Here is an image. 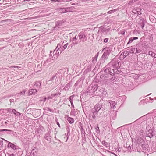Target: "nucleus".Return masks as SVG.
Instances as JSON below:
<instances>
[{
  "instance_id": "nucleus-1",
  "label": "nucleus",
  "mask_w": 156,
  "mask_h": 156,
  "mask_svg": "<svg viewBox=\"0 0 156 156\" xmlns=\"http://www.w3.org/2000/svg\"><path fill=\"white\" fill-rule=\"evenodd\" d=\"M102 51L104 52L100 59L101 63H103L107 60L111 50L109 48L106 47L103 49Z\"/></svg>"
},
{
  "instance_id": "nucleus-2",
  "label": "nucleus",
  "mask_w": 156,
  "mask_h": 156,
  "mask_svg": "<svg viewBox=\"0 0 156 156\" xmlns=\"http://www.w3.org/2000/svg\"><path fill=\"white\" fill-rule=\"evenodd\" d=\"M119 61L117 58H114L107 66V67L112 68H118L119 65Z\"/></svg>"
},
{
  "instance_id": "nucleus-3",
  "label": "nucleus",
  "mask_w": 156,
  "mask_h": 156,
  "mask_svg": "<svg viewBox=\"0 0 156 156\" xmlns=\"http://www.w3.org/2000/svg\"><path fill=\"white\" fill-rule=\"evenodd\" d=\"M98 88V86L97 84H92L88 87L87 92H94L97 90Z\"/></svg>"
},
{
  "instance_id": "nucleus-4",
  "label": "nucleus",
  "mask_w": 156,
  "mask_h": 156,
  "mask_svg": "<svg viewBox=\"0 0 156 156\" xmlns=\"http://www.w3.org/2000/svg\"><path fill=\"white\" fill-rule=\"evenodd\" d=\"M79 37L80 42H85L87 40V37L86 32L84 31L80 33L77 36Z\"/></svg>"
},
{
  "instance_id": "nucleus-5",
  "label": "nucleus",
  "mask_w": 156,
  "mask_h": 156,
  "mask_svg": "<svg viewBox=\"0 0 156 156\" xmlns=\"http://www.w3.org/2000/svg\"><path fill=\"white\" fill-rule=\"evenodd\" d=\"M60 73L58 72V73H56L55 74L53 75L51 78L50 80H49L48 81V83L49 84H51L52 83V81L54 79H55V82L56 83V81H58V76H59L58 74Z\"/></svg>"
},
{
  "instance_id": "nucleus-6",
  "label": "nucleus",
  "mask_w": 156,
  "mask_h": 156,
  "mask_svg": "<svg viewBox=\"0 0 156 156\" xmlns=\"http://www.w3.org/2000/svg\"><path fill=\"white\" fill-rule=\"evenodd\" d=\"M154 135V132L152 129H150L149 130L147 129L146 131V136L150 138L152 137Z\"/></svg>"
},
{
  "instance_id": "nucleus-7",
  "label": "nucleus",
  "mask_w": 156,
  "mask_h": 156,
  "mask_svg": "<svg viewBox=\"0 0 156 156\" xmlns=\"http://www.w3.org/2000/svg\"><path fill=\"white\" fill-rule=\"evenodd\" d=\"M108 68L105 69L104 71L107 73L110 74V75H112L115 74V71L114 68L110 67H107Z\"/></svg>"
},
{
  "instance_id": "nucleus-8",
  "label": "nucleus",
  "mask_w": 156,
  "mask_h": 156,
  "mask_svg": "<svg viewBox=\"0 0 156 156\" xmlns=\"http://www.w3.org/2000/svg\"><path fill=\"white\" fill-rule=\"evenodd\" d=\"M53 51H50L49 56L50 57V58H51L52 60H55L58 57V54L54 53L53 54Z\"/></svg>"
},
{
  "instance_id": "nucleus-9",
  "label": "nucleus",
  "mask_w": 156,
  "mask_h": 156,
  "mask_svg": "<svg viewBox=\"0 0 156 156\" xmlns=\"http://www.w3.org/2000/svg\"><path fill=\"white\" fill-rule=\"evenodd\" d=\"M41 87V83L39 81H36L34 83V87L35 89L39 90Z\"/></svg>"
},
{
  "instance_id": "nucleus-10",
  "label": "nucleus",
  "mask_w": 156,
  "mask_h": 156,
  "mask_svg": "<svg viewBox=\"0 0 156 156\" xmlns=\"http://www.w3.org/2000/svg\"><path fill=\"white\" fill-rule=\"evenodd\" d=\"M98 112V111H96L94 109V110L93 108L92 109L90 115H91L94 119H96V116H97Z\"/></svg>"
},
{
  "instance_id": "nucleus-11",
  "label": "nucleus",
  "mask_w": 156,
  "mask_h": 156,
  "mask_svg": "<svg viewBox=\"0 0 156 156\" xmlns=\"http://www.w3.org/2000/svg\"><path fill=\"white\" fill-rule=\"evenodd\" d=\"M2 139L4 140L5 141L8 142V147H11V148H12L13 150H15L16 148V146L13 144L12 143H11L10 142H9L6 140L4 139Z\"/></svg>"
},
{
  "instance_id": "nucleus-12",
  "label": "nucleus",
  "mask_w": 156,
  "mask_h": 156,
  "mask_svg": "<svg viewBox=\"0 0 156 156\" xmlns=\"http://www.w3.org/2000/svg\"><path fill=\"white\" fill-rule=\"evenodd\" d=\"M83 81H82V79L81 78L79 79L76 82L74 85V86L76 87H80L82 86Z\"/></svg>"
},
{
  "instance_id": "nucleus-13",
  "label": "nucleus",
  "mask_w": 156,
  "mask_h": 156,
  "mask_svg": "<svg viewBox=\"0 0 156 156\" xmlns=\"http://www.w3.org/2000/svg\"><path fill=\"white\" fill-rule=\"evenodd\" d=\"M145 20L144 18H140L139 24L141 27L142 29H143L145 25Z\"/></svg>"
},
{
  "instance_id": "nucleus-14",
  "label": "nucleus",
  "mask_w": 156,
  "mask_h": 156,
  "mask_svg": "<svg viewBox=\"0 0 156 156\" xmlns=\"http://www.w3.org/2000/svg\"><path fill=\"white\" fill-rule=\"evenodd\" d=\"M102 105L101 104H96L93 108L94 110H95L96 111H99L102 108Z\"/></svg>"
},
{
  "instance_id": "nucleus-15",
  "label": "nucleus",
  "mask_w": 156,
  "mask_h": 156,
  "mask_svg": "<svg viewBox=\"0 0 156 156\" xmlns=\"http://www.w3.org/2000/svg\"><path fill=\"white\" fill-rule=\"evenodd\" d=\"M76 36L77 35H76L75 37L72 39V44L73 45H77L78 44L79 40L76 37Z\"/></svg>"
},
{
  "instance_id": "nucleus-16",
  "label": "nucleus",
  "mask_w": 156,
  "mask_h": 156,
  "mask_svg": "<svg viewBox=\"0 0 156 156\" xmlns=\"http://www.w3.org/2000/svg\"><path fill=\"white\" fill-rule=\"evenodd\" d=\"M51 136L49 133H46L44 136V138L48 142H50L51 141Z\"/></svg>"
},
{
  "instance_id": "nucleus-17",
  "label": "nucleus",
  "mask_w": 156,
  "mask_h": 156,
  "mask_svg": "<svg viewBox=\"0 0 156 156\" xmlns=\"http://www.w3.org/2000/svg\"><path fill=\"white\" fill-rule=\"evenodd\" d=\"M145 141L143 140L141 137H139L137 139V142L138 144L141 145V144L143 143H144Z\"/></svg>"
},
{
  "instance_id": "nucleus-18",
  "label": "nucleus",
  "mask_w": 156,
  "mask_h": 156,
  "mask_svg": "<svg viewBox=\"0 0 156 156\" xmlns=\"http://www.w3.org/2000/svg\"><path fill=\"white\" fill-rule=\"evenodd\" d=\"M109 103H110L111 108L115 109V105L116 103H115V101H109Z\"/></svg>"
},
{
  "instance_id": "nucleus-19",
  "label": "nucleus",
  "mask_w": 156,
  "mask_h": 156,
  "mask_svg": "<svg viewBox=\"0 0 156 156\" xmlns=\"http://www.w3.org/2000/svg\"><path fill=\"white\" fill-rule=\"evenodd\" d=\"M37 92V90L36 89H30L29 91V94L32 95V94H35Z\"/></svg>"
},
{
  "instance_id": "nucleus-20",
  "label": "nucleus",
  "mask_w": 156,
  "mask_h": 156,
  "mask_svg": "<svg viewBox=\"0 0 156 156\" xmlns=\"http://www.w3.org/2000/svg\"><path fill=\"white\" fill-rule=\"evenodd\" d=\"M141 145L142 149L144 150H146L148 146V145L145 142V141L144 142V143L142 144Z\"/></svg>"
},
{
  "instance_id": "nucleus-21",
  "label": "nucleus",
  "mask_w": 156,
  "mask_h": 156,
  "mask_svg": "<svg viewBox=\"0 0 156 156\" xmlns=\"http://www.w3.org/2000/svg\"><path fill=\"white\" fill-rule=\"evenodd\" d=\"M67 119L69 122L72 124L74 122V120L72 118L69 117L68 115H66Z\"/></svg>"
},
{
  "instance_id": "nucleus-22",
  "label": "nucleus",
  "mask_w": 156,
  "mask_h": 156,
  "mask_svg": "<svg viewBox=\"0 0 156 156\" xmlns=\"http://www.w3.org/2000/svg\"><path fill=\"white\" fill-rule=\"evenodd\" d=\"M71 86V83H69L66 85L64 88V89L66 91H68L70 88Z\"/></svg>"
},
{
  "instance_id": "nucleus-23",
  "label": "nucleus",
  "mask_w": 156,
  "mask_h": 156,
  "mask_svg": "<svg viewBox=\"0 0 156 156\" xmlns=\"http://www.w3.org/2000/svg\"><path fill=\"white\" fill-rule=\"evenodd\" d=\"M138 39V37H132L130 38L129 39V41L127 43V44L129 43H131L134 40L137 39Z\"/></svg>"
},
{
  "instance_id": "nucleus-24",
  "label": "nucleus",
  "mask_w": 156,
  "mask_h": 156,
  "mask_svg": "<svg viewBox=\"0 0 156 156\" xmlns=\"http://www.w3.org/2000/svg\"><path fill=\"white\" fill-rule=\"evenodd\" d=\"M4 131H8L9 132H10L8 133V134H11L13 133V131L12 130H9V129H0V133L2 132H4Z\"/></svg>"
},
{
  "instance_id": "nucleus-25",
  "label": "nucleus",
  "mask_w": 156,
  "mask_h": 156,
  "mask_svg": "<svg viewBox=\"0 0 156 156\" xmlns=\"http://www.w3.org/2000/svg\"><path fill=\"white\" fill-rule=\"evenodd\" d=\"M129 53V51H126L124 52H122L121 54V55H123L124 58L126 57Z\"/></svg>"
},
{
  "instance_id": "nucleus-26",
  "label": "nucleus",
  "mask_w": 156,
  "mask_h": 156,
  "mask_svg": "<svg viewBox=\"0 0 156 156\" xmlns=\"http://www.w3.org/2000/svg\"><path fill=\"white\" fill-rule=\"evenodd\" d=\"M5 112H8L11 113H12L13 111H14V109H11V108H8L7 109H4Z\"/></svg>"
},
{
  "instance_id": "nucleus-27",
  "label": "nucleus",
  "mask_w": 156,
  "mask_h": 156,
  "mask_svg": "<svg viewBox=\"0 0 156 156\" xmlns=\"http://www.w3.org/2000/svg\"><path fill=\"white\" fill-rule=\"evenodd\" d=\"M139 10V9H134L133 10L132 12L133 13L137 14V15H138L140 14V13Z\"/></svg>"
},
{
  "instance_id": "nucleus-28",
  "label": "nucleus",
  "mask_w": 156,
  "mask_h": 156,
  "mask_svg": "<svg viewBox=\"0 0 156 156\" xmlns=\"http://www.w3.org/2000/svg\"><path fill=\"white\" fill-rule=\"evenodd\" d=\"M62 23L61 21H58L55 26V27L56 28L58 26H61L62 25Z\"/></svg>"
},
{
  "instance_id": "nucleus-29",
  "label": "nucleus",
  "mask_w": 156,
  "mask_h": 156,
  "mask_svg": "<svg viewBox=\"0 0 156 156\" xmlns=\"http://www.w3.org/2000/svg\"><path fill=\"white\" fill-rule=\"evenodd\" d=\"M12 113L16 116H20L21 115V114L20 112L16 111L15 109H14V111H13Z\"/></svg>"
},
{
  "instance_id": "nucleus-30",
  "label": "nucleus",
  "mask_w": 156,
  "mask_h": 156,
  "mask_svg": "<svg viewBox=\"0 0 156 156\" xmlns=\"http://www.w3.org/2000/svg\"><path fill=\"white\" fill-rule=\"evenodd\" d=\"M67 139L65 141V142H66L67 141L68 138L69 137L70 135V129L68 127L67 128Z\"/></svg>"
},
{
  "instance_id": "nucleus-31",
  "label": "nucleus",
  "mask_w": 156,
  "mask_h": 156,
  "mask_svg": "<svg viewBox=\"0 0 156 156\" xmlns=\"http://www.w3.org/2000/svg\"><path fill=\"white\" fill-rule=\"evenodd\" d=\"M47 98L46 97L43 98V97H41L40 98V100H39L40 101H43V102H44L46 101Z\"/></svg>"
},
{
  "instance_id": "nucleus-32",
  "label": "nucleus",
  "mask_w": 156,
  "mask_h": 156,
  "mask_svg": "<svg viewBox=\"0 0 156 156\" xmlns=\"http://www.w3.org/2000/svg\"><path fill=\"white\" fill-rule=\"evenodd\" d=\"M98 57V55H96L95 56L94 58H93L92 60V62L93 63H96L97 62V60Z\"/></svg>"
},
{
  "instance_id": "nucleus-33",
  "label": "nucleus",
  "mask_w": 156,
  "mask_h": 156,
  "mask_svg": "<svg viewBox=\"0 0 156 156\" xmlns=\"http://www.w3.org/2000/svg\"><path fill=\"white\" fill-rule=\"evenodd\" d=\"M136 48L134 47H132L131 48V50L132 53H135Z\"/></svg>"
},
{
  "instance_id": "nucleus-34",
  "label": "nucleus",
  "mask_w": 156,
  "mask_h": 156,
  "mask_svg": "<svg viewBox=\"0 0 156 156\" xmlns=\"http://www.w3.org/2000/svg\"><path fill=\"white\" fill-rule=\"evenodd\" d=\"M110 85L112 87H115L117 85V84L115 83L112 82L110 83Z\"/></svg>"
},
{
  "instance_id": "nucleus-35",
  "label": "nucleus",
  "mask_w": 156,
  "mask_h": 156,
  "mask_svg": "<svg viewBox=\"0 0 156 156\" xmlns=\"http://www.w3.org/2000/svg\"><path fill=\"white\" fill-rule=\"evenodd\" d=\"M74 97L73 95L71 96L69 98V100L70 102L73 101V98Z\"/></svg>"
},
{
  "instance_id": "nucleus-36",
  "label": "nucleus",
  "mask_w": 156,
  "mask_h": 156,
  "mask_svg": "<svg viewBox=\"0 0 156 156\" xmlns=\"http://www.w3.org/2000/svg\"><path fill=\"white\" fill-rule=\"evenodd\" d=\"M125 32V30H122L120 31L119 33V34H121L122 35H124Z\"/></svg>"
},
{
  "instance_id": "nucleus-37",
  "label": "nucleus",
  "mask_w": 156,
  "mask_h": 156,
  "mask_svg": "<svg viewBox=\"0 0 156 156\" xmlns=\"http://www.w3.org/2000/svg\"><path fill=\"white\" fill-rule=\"evenodd\" d=\"M115 11H116V10L115 9H114V10H110V11H108L107 12V13L108 14H111L112 13L114 12H115Z\"/></svg>"
},
{
  "instance_id": "nucleus-38",
  "label": "nucleus",
  "mask_w": 156,
  "mask_h": 156,
  "mask_svg": "<svg viewBox=\"0 0 156 156\" xmlns=\"http://www.w3.org/2000/svg\"><path fill=\"white\" fill-rule=\"evenodd\" d=\"M62 47V44L61 43H60L59 44H58L57 46V48H58L57 50H58V49H59Z\"/></svg>"
},
{
  "instance_id": "nucleus-39",
  "label": "nucleus",
  "mask_w": 156,
  "mask_h": 156,
  "mask_svg": "<svg viewBox=\"0 0 156 156\" xmlns=\"http://www.w3.org/2000/svg\"><path fill=\"white\" fill-rule=\"evenodd\" d=\"M65 49L63 48V47H61L59 49H58V50L59 51H60V53H61Z\"/></svg>"
},
{
  "instance_id": "nucleus-40",
  "label": "nucleus",
  "mask_w": 156,
  "mask_h": 156,
  "mask_svg": "<svg viewBox=\"0 0 156 156\" xmlns=\"http://www.w3.org/2000/svg\"><path fill=\"white\" fill-rule=\"evenodd\" d=\"M141 51V50L140 49H137V48L136 50V51L135 52V54L136 53H140Z\"/></svg>"
},
{
  "instance_id": "nucleus-41",
  "label": "nucleus",
  "mask_w": 156,
  "mask_h": 156,
  "mask_svg": "<svg viewBox=\"0 0 156 156\" xmlns=\"http://www.w3.org/2000/svg\"><path fill=\"white\" fill-rule=\"evenodd\" d=\"M70 115H72L73 116H75V112L73 111H71L70 112Z\"/></svg>"
},
{
  "instance_id": "nucleus-42",
  "label": "nucleus",
  "mask_w": 156,
  "mask_h": 156,
  "mask_svg": "<svg viewBox=\"0 0 156 156\" xmlns=\"http://www.w3.org/2000/svg\"><path fill=\"white\" fill-rule=\"evenodd\" d=\"M68 45V43H67L66 44H65L64 45H63V47L64 49L66 48L67 47V46Z\"/></svg>"
},
{
  "instance_id": "nucleus-43",
  "label": "nucleus",
  "mask_w": 156,
  "mask_h": 156,
  "mask_svg": "<svg viewBox=\"0 0 156 156\" xmlns=\"http://www.w3.org/2000/svg\"><path fill=\"white\" fill-rule=\"evenodd\" d=\"M47 110L51 112H53V110L52 109L50 108H49L48 107L47 108Z\"/></svg>"
},
{
  "instance_id": "nucleus-44",
  "label": "nucleus",
  "mask_w": 156,
  "mask_h": 156,
  "mask_svg": "<svg viewBox=\"0 0 156 156\" xmlns=\"http://www.w3.org/2000/svg\"><path fill=\"white\" fill-rule=\"evenodd\" d=\"M60 94H61V93L60 92H59V91L58 92H57L55 94L56 95V96H59L60 95Z\"/></svg>"
},
{
  "instance_id": "nucleus-45",
  "label": "nucleus",
  "mask_w": 156,
  "mask_h": 156,
  "mask_svg": "<svg viewBox=\"0 0 156 156\" xmlns=\"http://www.w3.org/2000/svg\"><path fill=\"white\" fill-rule=\"evenodd\" d=\"M142 45L143 46V47H147V44L145 43H143L142 44Z\"/></svg>"
},
{
  "instance_id": "nucleus-46",
  "label": "nucleus",
  "mask_w": 156,
  "mask_h": 156,
  "mask_svg": "<svg viewBox=\"0 0 156 156\" xmlns=\"http://www.w3.org/2000/svg\"><path fill=\"white\" fill-rule=\"evenodd\" d=\"M64 139L65 140V141L67 139V135H66V133L64 135H63Z\"/></svg>"
},
{
  "instance_id": "nucleus-47",
  "label": "nucleus",
  "mask_w": 156,
  "mask_h": 156,
  "mask_svg": "<svg viewBox=\"0 0 156 156\" xmlns=\"http://www.w3.org/2000/svg\"><path fill=\"white\" fill-rule=\"evenodd\" d=\"M25 90H23L22 91L20 92V94L22 95H24L25 94Z\"/></svg>"
},
{
  "instance_id": "nucleus-48",
  "label": "nucleus",
  "mask_w": 156,
  "mask_h": 156,
  "mask_svg": "<svg viewBox=\"0 0 156 156\" xmlns=\"http://www.w3.org/2000/svg\"><path fill=\"white\" fill-rule=\"evenodd\" d=\"M121 73V72L118 71V69L116 71H115V74H119Z\"/></svg>"
},
{
  "instance_id": "nucleus-49",
  "label": "nucleus",
  "mask_w": 156,
  "mask_h": 156,
  "mask_svg": "<svg viewBox=\"0 0 156 156\" xmlns=\"http://www.w3.org/2000/svg\"><path fill=\"white\" fill-rule=\"evenodd\" d=\"M108 38H105L104 40V41L105 43H107L108 42Z\"/></svg>"
},
{
  "instance_id": "nucleus-50",
  "label": "nucleus",
  "mask_w": 156,
  "mask_h": 156,
  "mask_svg": "<svg viewBox=\"0 0 156 156\" xmlns=\"http://www.w3.org/2000/svg\"><path fill=\"white\" fill-rule=\"evenodd\" d=\"M3 141L2 140H0V147H2Z\"/></svg>"
},
{
  "instance_id": "nucleus-51",
  "label": "nucleus",
  "mask_w": 156,
  "mask_h": 156,
  "mask_svg": "<svg viewBox=\"0 0 156 156\" xmlns=\"http://www.w3.org/2000/svg\"><path fill=\"white\" fill-rule=\"evenodd\" d=\"M153 53V52H152V51H149L148 53V55H151V56H152Z\"/></svg>"
},
{
  "instance_id": "nucleus-52",
  "label": "nucleus",
  "mask_w": 156,
  "mask_h": 156,
  "mask_svg": "<svg viewBox=\"0 0 156 156\" xmlns=\"http://www.w3.org/2000/svg\"><path fill=\"white\" fill-rule=\"evenodd\" d=\"M54 53L56 54H58V56L59 55V52L58 50H57V51H55Z\"/></svg>"
},
{
  "instance_id": "nucleus-53",
  "label": "nucleus",
  "mask_w": 156,
  "mask_h": 156,
  "mask_svg": "<svg viewBox=\"0 0 156 156\" xmlns=\"http://www.w3.org/2000/svg\"><path fill=\"white\" fill-rule=\"evenodd\" d=\"M151 56L152 57H154V58H156V54L153 52Z\"/></svg>"
},
{
  "instance_id": "nucleus-54",
  "label": "nucleus",
  "mask_w": 156,
  "mask_h": 156,
  "mask_svg": "<svg viewBox=\"0 0 156 156\" xmlns=\"http://www.w3.org/2000/svg\"><path fill=\"white\" fill-rule=\"evenodd\" d=\"M31 111V109H29L27 110V113L28 114L30 113V111Z\"/></svg>"
},
{
  "instance_id": "nucleus-55",
  "label": "nucleus",
  "mask_w": 156,
  "mask_h": 156,
  "mask_svg": "<svg viewBox=\"0 0 156 156\" xmlns=\"http://www.w3.org/2000/svg\"><path fill=\"white\" fill-rule=\"evenodd\" d=\"M47 98V100H48L49 99H51L52 98V97H51V96H48L47 98Z\"/></svg>"
},
{
  "instance_id": "nucleus-56",
  "label": "nucleus",
  "mask_w": 156,
  "mask_h": 156,
  "mask_svg": "<svg viewBox=\"0 0 156 156\" xmlns=\"http://www.w3.org/2000/svg\"><path fill=\"white\" fill-rule=\"evenodd\" d=\"M50 60H51L50 59H48L46 60V61L44 63L48 62H50Z\"/></svg>"
},
{
  "instance_id": "nucleus-57",
  "label": "nucleus",
  "mask_w": 156,
  "mask_h": 156,
  "mask_svg": "<svg viewBox=\"0 0 156 156\" xmlns=\"http://www.w3.org/2000/svg\"><path fill=\"white\" fill-rule=\"evenodd\" d=\"M14 99H11L9 101L11 103L14 102Z\"/></svg>"
},
{
  "instance_id": "nucleus-58",
  "label": "nucleus",
  "mask_w": 156,
  "mask_h": 156,
  "mask_svg": "<svg viewBox=\"0 0 156 156\" xmlns=\"http://www.w3.org/2000/svg\"><path fill=\"white\" fill-rule=\"evenodd\" d=\"M70 103L71 104L72 106L73 107V108L74 107V106L73 104V101L70 102Z\"/></svg>"
},
{
  "instance_id": "nucleus-59",
  "label": "nucleus",
  "mask_w": 156,
  "mask_h": 156,
  "mask_svg": "<svg viewBox=\"0 0 156 156\" xmlns=\"http://www.w3.org/2000/svg\"><path fill=\"white\" fill-rule=\"evenodd\" d=\"M108 143L104 141L103 144L105 145H107Z\"/></svg>"
},
{
  "instance_id": "nucleus-60",
  "label": "nucleus",
  "mask_w": 156,
  "mask_h": 156,
  "mask_svg": "<svg viewBox=\"0 0 156 156\" xmlns=\"http://www.w3.org/2000/svg\"><path fill=\"white\" fill-rule=\"evenodd\" d=\"M128 148L129 151H130L131 150V147L130 145L128 146Z\"/></svg>"
},
{
  "instance_id": "nucleus-61",
  "label": "nucleus",
  "mask_w": 156,
  "mask_h": 156,
  "mask_svg": "<svg viewBox=\"0 0 156 156\" xmlns=\"http://www.w3.org/2000/svg\"><path fill=\"white\" fill-rule=\"evenodd\" d=\"M111 80L112 81H114L115 80V79L113 77H112L111 78Z\"/></svg>"
},
{
  "instance_id": "nucleus-62",
  "label": "nucleus",
  "mask_w": 156,
  "mask_h": 156,
  "mask_svg": "<svg viewBox=\"0 0 156 156\" xmlns=\"http://www.w3.org/2000/svg\"><path fill=\"white\" fill-rule=\"evenodd\" d=\"M58 49V48H57V47L55 49V50H54V51L53 52V54L54 53V52L55 51H57V50Z\"/></svg>"
},
{
  "instance_id": "nucleus-63",
  "label": "nucleus",
  "mask_w": 156,
  "mask_h": 156,
  "mask_svg": "<svg viewBox=\"0 0 156 156\" xmlns=\"http://www.w3.org/2000/svg\"><path fill=\"white\" fill-rule=\"evenodd\" d=\"M8 122H9L8 121H6L5 122V125H7L8 124Z\"/></svg>"
},
{
  "instance_id": "nucleus-64",
  "label": "nucleus",
  "mask_w": 156,
  "mask_h": 156,
  "mask_svg": "<svg viewBox=\"0 0 156 156\" xmlns=\"http://www.w3.org/2000/svg\"><path fill=\"white\" fill-rule=\"evenodd\" d=\"M118 69V68H114V71H116V70H117V69Z\"/></svg>"
}]
</instances>
